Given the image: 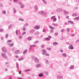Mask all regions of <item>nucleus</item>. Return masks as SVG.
Returning a JSON list of instances; mask_svg holds the SVG:
<instances>
[{
  "instance_id": "19",
  "label": "nucleus",
  "mask_w": 79,
  "mask_h": 79,
  "mask_svg": "<svg viewBox=\"0 0 79 79\" xmlns=\"http://www.w3.org/2000/svg\"><path fill=\"white\" fill-rule=\"evenodd\" d=\"M12 27H13V24H11L9 26V29H11V28H12Z\"/></svg>"
},
{
  "instance_id": "30",
  "label": "nucleus",
  "mask_w": 79,
  "mask_h": 79,
  "mask_svg": "<svg viewBox=\"0 0 79 79\" xmlns=\"http://www.w3.org/2000/svg\"><path fill=\"white\" fill-rule=\"evenodd\" d=\"M64 12L66 15H68V12L66 11V10H64Z\"/></svg>"
},
{
  "instance_id": "26",
  "label": "nucleus",
  "mask_w": 79,
  "mask_h": 79,
  "mask_svg": "<svg viewBox=\"0 0 79 79\" xmlns=\"http://www.w3.org/2000/svg\"><path fill=\"white\" fill-rule=\"evenodd\" d=\"M53 45H58V43L56 42H54L53 43Z\"/></svg>"
},
{
  "instance_id": "57",
  "label": "nucleus",
  "mask_w": 79,
  "mask_h": 79,
  "mask_svg": "<svg viewBox=\"0 0 79 79\" xmlns=\"http://www.w3.org/2000/svg\"><path fill=\"white\" fill-rule=\"evenodd\" d=\"M3 31H4V30L2 29H0V32H3Z\"/></svg>"
},
{
  "instance_id": "1",
  "label": "nucleus",
  "mask_w": 79,
  "mask_h": 79,
  "mask_svg": "<svg viewBox=\"0 0 79 79\" xmlns=\"http://www.w3.org/2000/svg\"><path fill=\"white\" fill-rule=\"evenodd\" d=\"M42 52L43 53H42V55H45L46 56H49L50 55L48 54L47 53V51L46 50H44V49H43L42 50Z\"/></svg>"
},
{
  "instance_id": "21",
  "label": "nucleus",
  "mask_w": 79,
  "mask_h": 79,
  "mask_svg": "<svg viewBox=\"0 0 79 79\" xmlns=\"http://www.w3.org/2000/svg\"><path fill=\"white\" fill-rule=\"evenodd\" d=\"M2 13L3 15H6V11L4 10L2 11Z\"/></svg>"
},
{
  "instance_id": "48",
  "label": "nucleus",
  "mask_w": 79,
  "mask_h": 79,
  "mask_svg": "<svg viewBox=\"0 0 79 79\" xmlns=\"http://www.w3.org/2000/svg\"><path fill=\"white\" fill-rule=\"evenodd\" d=\"M23 31H26V28L25 27L23 28Z\"/></svg>"
},
{
  "instance_id": "64",
  "label": "nucleus",
  "mask_w": 79,
  "mask_h": 79,
  "mask_svg": "<svg viewBox=\"0 0 79 79\" xmlns=\"http://www.w3.org/2000/svg\"><path fill=\"white\" fill-rule=\"evenodd\" d=\"M58 26V24H57V23H56L54 24L55 26Z\"/></svg>"
},
{
  "instance_id": "61",
  "label": "nucleus",
  "mask_w": 79,
  "mask_h": 79,
  "mask_svg": "<svg viewBox=\"0 0 79 79\" xmlns=\"http://www.w3.org/2000/svg\"><path fill=\"white\" fill-rule=\"evenodd\" d=\"M55 18V16H52V18H51V19H53V18Z\"/></svg>"
},
{
  "instance_id": "47",
  "label": "nucleus",
  "mask_w": 79,
  "mask_h": 79,
  "mask_svg": "<svg viewBox=\"0 0 79 79\" xmlns=\"http://www.w3.org/2000/svg\"><path fill=\"white\" fill-rule=\"evenodd\" d=\"M30 71V70H29V69H27V70H25L24 71H25V72H28V71Z\"/></svg>"
},
{
  "instance_id": "14",
  "label": "nucleus",
  "mask_w": 79,
  "mask_h": 79,
  "mask_svg": "<svg viewBox=\"0 0 79 79\" xmlns=\"http://www.w3.org/2000/svg\"><path fill=\"white\" fill-rule=\"evenodd\" d=\"M49 27L51 30H53V29H55V28L51 26H49Z\"/></svg>"
},
{
  "instance_id": "27",
  "label": "nucleus",
  "mask_w": 79,
  "mask_h": 79,
  "mask_svg": "<svg viewBox=\"0 0 79 79\" xmlns=\"http://www.w3.org/2000/svg\"><path fill=\"white\" fill-rule=\"evenodd\" d=\"M27 52V50L26 49V50H25L23 52V55H24L25 53H26V52Z\"/></svg>"
},
{
  "instance_id": "2",
  "label": "nucleus",
  "mask_w": 79,
  "mask_h": 79,
  "mask_svg": "<svg viewBox=\"0 0 79 79\" xmlns=\"http://www.w3.org/2000/svg\"><path fill=\"white\" fill-rule=\"evenodd\" d=\"M34 60L35 63H39V60L36 57H35L34 58Z\"/></svg>"
},
{
  "instance_id": "35",
  "label": "nucleus",
  "mask_w": 79,
  "mask_h": 79,
  "mask_svg": "<svg viewBox=\"0 0 79 79\" xmlns=\"http://www.w3.org/2000/svg\"><path fill=\"white\" fill-rule=\"evenodd\" d=\"M23 59H24V58L23 57H22L21 58L19 59H18L19 61H21L22 60H23Z\"/></svg>"
},
{
  "instance_id": "8",
  "label": "nucleus",
  "mask_w": 79,
  "mask_h": 79,
  "mask_svg": "<svg viewBox=\"0 0 79 79\" xmlns=\"http://www.w3.org/2000/svg\"><path fill=\"white\" fill-rule=\"evenodd\" d=\"M2 50L3 52H7L6 50V48H5V47L2 48Z\"/></svg>"
},
{
  "instance_id": "28",
  "label": "nucleus",
  "mask_w": 79,
  "mask_h": 79,
  "mask_svg": "<svg viewBox=\"0 0 79 79\" xmlns=\"http://www.w3.org/2000/svg\"><path fill=\"white\" fill-rule=\"evenodd\" d=\"M68 23H71V24H74V22L73 21H68Z\"/></svg>"
},
{
  "instance_id": "63",
  "label": "nucleus",
  "mask_w": 79,
  "mask_h": 79,
  "mask_svg": "<svg viewBox=\"0 0 79 79\" xmlns=\"http://www.w3.org/2000/svg\"><path fill=\"white\" fill-rule=\"evenodd\" d=\"M41 47H42V48H44V45H42L41 46Z\"/></svg>"
},
{
  "instance_id": "59",
  "label": "nucleus",
  "mask_w": 79,
  "mask_h": 79,
  "mask_svg": "<svg viewBox=\"0 0 79 79\" xmlns=\"http://www.w3.org/2000/svg\"><path fill=\"white\" fill-rule=\"evenodd\" d=\"M17 79H23V78L22 77H18Z\"/></svg>"
},
{
  "instance_id": "41",
  "label": "nucleus",
  "mask_w": 79,
  "mask_h": 79,
  "mask_svg": "<svg viewBox=\"0 0 79 79\" xmlns=\"http://www.w3.org/2000/svg\"><path fill=\"white\" fill-rule=\"evenodd\" d=\"M75 19H76V20L77 21V20H78L79 19V17H76L75 18H74Z\"/></svg>"
},
{
  "instance_id": "38",
  "label": "nucleus",
  "mask_w": 79,
  "mask_h": 79,
  "mask_svg": "<svg viewBox=\"0 0 79 79\" xmlns=\"http://www.w3.org/2000/svg\"><path fill=\"white\" fill-rule=\"evenodd\" d=\"M58 35V32H56L55 33V36H56V35Z\"/></svg>"
},
{
  "instance_id": "42",
  "label": "nucleus",
  "mask_w": 79,
  "mask_h": 79,
  "mask_svg": "<svg viewBox=\"0 0 79 79\" xmlns=\"http://www.w3.org/2000/svg\"><path fill=\"white\" fill-rule=\"evenodd\" d=\"M8 37V34H6V38L7 39Z\"/></svg>"
},
{
  "instance_id": "25",
  "label": "nucleus",
  "mask_w": 79,
  "mask_h": 79,
  "mask_svg": "<svg viewBox=\"0 0 79 79\" xmlns=\"http://www.w3.org/2000/svg\"><path fill=\"white\" fill-rule=\"evenodd\" d=\"M48 72H43V74H46V75H47L48 74Z\"/></svg>"
},
{
  "instance_id": "33",
  "label": "nucleus",
  "mask_w": 79,
  "mask_h": 79,
  "mask_svg": "<svg viewBox=\"0 0 79 79\" xmlns=\"http://www.w3.org/2000/svg\"><path fill=\"white\" fill-rule=\"evenodd\" d=\"M39 14H40V15H42L43 14V11H40L39 12Z\"/></svg>"
},
{
  "instance_id": "54",
  "label": "nucleus",
  "mask_w": 79,
  "mask_h": 79,
  "mask_svg": "<svg viewBox=\"0 0 79 79\" xmlns=\"http://www.w3.org/2000/svg\"><path fill=\"white\" fill-rule=\"evenodd\" d=\"M10 42H11V40H8L7 41V43H10Z\"/></svg>"
},
{
  "instance_id": "16",
  "label": "nucleus",
  "mask_w": 79,
  "mask_h": 79,
  "mask_svg": "<svg viewBox=\"0 0 79 79\" xmlns=\"http://www.w3.org/2000/svg\"><path fill=\"white\" fill-rule=\"evenodd\" d=\"M62 56H63L64 57H66V56H67V55H66V54L64 53H63L62 54Z\"/></svg>"
},
{
  "instance_id": "58",
  "label": "nucleus",
  "mask_w": 79,
  "mask_h": 79,
  "mask_svg": "<svg viewBox=\"0 0 79 79\" xmlns=\"http://www.w3.org/2000/svg\"><path fill=\"white\" fill-rule=\"evenodd\" d=\"M19 74H21V70H20V71H19Z\"/></svg>"
},
{
  "instance_id": "10",
  "label": "nucleus",
  "mask_w": 79,
  "mask_h": 79,
  "mask_svg": "<svg viewBox=\"0 0 79 79\" xmlns=\"http://www.w3.org/2000/svg\"><path fill=\"white\" fill-rule=\"evenodd\" d=\"M19 52H20V51L19 50H17L15 51V54L17 55V54H18Z\"/></svg>"
},
{
  "instance_id": "24",
  "label": "nucleus",
  "mask_w": 79,
  "mask_h": 79,
  "mask_svg": "<svg viewBox=\"0 0 79 79\" xmlns=\"http://www.w3.org/2000/svg\"><path fill=\"white\" fill-rule=\"evenodd\" d=\"M32 39V38L31 37H28L27 40H29V41H30V40H31Z\"/></svg>"
},
{
  "instance_id": "40",
  "label": "nucleus",
  "mask_w": 79,
  "mask_h": 79,
  "mask_svg": "<svg viewBox=\"0 0 79 79\" xmlns=\"http://www.w3.org/2000/svg\"><path fill=\"white\" fill-rule=\"evenodd\" d=\"M15 33L16 34V35H18V30H16L15 32Z\"/></svg>"
},
{
  "instance_id": "18",
  "label": "nucleus",
  "mask_w": 79,
  "mask_h": 79,
  "mask_svg": "<svg viewBox=\"0 0 79 79\" xmlns=\"http://www.w3.org/2000/svg\"><path fill=\"white\" fill-rule=\"evenodd\" d=\"M28 23H26L24 25V27H27L28 26Z\"/></svg>"
},
{
  "instance_id": "15",
  "label": "nucleus",
  "mask_w": 79,
  "mask_h": 79,
  "mask_svg": "<svg viewBox=\"0 0 79 79\" xmlns=\"http://www.w3.org/2000/svg\"><path fill=\"white\" fill-rule=\"evenodd\" d=\"M42 1L45 4V5H47V1H46L45 0H42Z\"/></svg>"
},
{
  "instance_id": "43",
  "label": "nucleus",
  "mask_w": 79,
  "mask_h": 79,
  "mask_svg": "<svg viewBox=\"0 0 79 79\" xmlns=\"http://www.w3.org/2000/svg\"><path fill=\"white\" fill-rule=\"evenodd\" d=\"M37 43H39V41L38 40L36 41L35 42L34 44H37Z\"/></svg>"
},
{
  "instance_id": "36",
  "label": "nucleus",
  "mask_w": 79,
  "mask_h": 79,
  "mask_svg": "<svg viewBox=\"0 0 79 79\" xmlns=\"http://www.w3.org/2000/svg\"><path fill=\"white\" fill-rule=\"evenodd\" d=\"M14 2L15 3H18V0H14Z\"/></svg>"
},
{
  "instance_id": "53",
  "label": "nucleus",
  "mask_w": 79,
  "mask_h": 79,
  "mask_svg": "<svg viewBox=\"0 0 79 79\" xmlns=\"http://www.w3.org/2000/svg\"><path fill=\"white\" fill-rule=\"evenodd\" d=\"M43 32H46V30H45V29H43Z\"/></svg>"
},
{
  "instance_id": "22",
  "label": "nucleus",
  "mask_w": 79,
  "mask_h": 79,
  "mask_svg": "<svg viewBox=\"0 0 79 79\" xmlns=\"http://www.w3.org/2000/svg\"><path fill=\"white\" fill-rule=\"evenodd\" d=\"M13 10L14 13H16V8H13Z\"/></svg>"
},
{
  "instance_id": "31",
  "label": "nucleus",
  "mask_w": 79,
  "mask_h": 79,
  "mask_svg": "<svg viewBox=\"0 0 79 79\" xmlns=\"http://www.w3.org/2000/svg\"><path fill=\"white\" fill-rule=\"evenodd\" d=\"M46 14H47V13L45 12H43V13L42 15L44 16H46Z\"/></svg>"
},
{
  "instance_id": "49",
  "label": "nucleus",
  "mask_w": 79,
  "mask_h": 79,
  "mask_svg": "<svg viewBox=\"0 0 79 79\" xmlns=\"http://www.w3.org/2000/svg\"><path fill=\"white\" fill-rule=\"evenodd\" d=\"M48 39H52V36L50 35H49L48 36Z\"/></svg>"
},
{
  "instance_id": "23",
  "label": "nucleus",
  "mask_w": 79,
  "mask_h": 79,
  "mask_svg": "<svg viewBox=\"0 0 79 79\" xmlns=\"http://www.w3.org/2000/svg\"><path fill=\"white\" fill-rule=\"evenodd\" d=\"M16 67H17V69H19V64H18V63H16Z\"/></svg>"
},
{
  "instance_id": "52",
  "label": "nucleus",
  "mask_w": 79,
  "mask_h": 79,
  "mask_svg": "<svg viewBox=\"0 0 79 79\" xmlns=\"http://www.w3.org/2000/svg\"><path fill=\"white\" fill-rule=\"evenodd\" d=\"M53 32H54V31L53 30H51L50 31V32L51 33H53Z\"/></svg>"
},
{
  "instance_id": "13",
  "label": "nucleus",
  "mask_w": 79,
  "mask_h": 79,
  "mask_svg": "<svg viewBox=\"0 0 79 79\" xmlns=\"http://www.w3.org/2000/svg\"><path fill=\"white\" fill-rule=\"evenodd\" d=\"M10 47H13L14 46V44L13 43H10L9 44Z\"/></svg>"
},
{
  "instance_id": "37",
  "label": "nucleus",
  "mask_w": 79,
  "mask_h": 79,
  "mask_svg": "<svg viewBox=\"0 0 79 79\" xmlns=\"http://www.w3.org/2000/svg\"><path fill=\"white\" fill-rule=\"evenodd\" d=\"M31 47H36V46L35 45H31Z\"/></svg>"
},
{
  "instance_id": "29",
  "label": "nucleus",
  "mask_w": 79,
  "mask_h": 79,
  "mask_svg": "<svg viewBox=\"0 0 79 79\" xmlns=\"http://www.w3.org/2000/svg\"><path fill=\"white\" fill-rule=\"evenodd\" d=\"M46 64H47L48 65L49 64V62L48 61V60H47L46 61Z\"/></svg>"
},
{
  "instance_id": "39",
  "label": "nucleus",
  "mask_w": 79,
  "mask_h": 79,
  "mask_svg": "<svg viewBox=\"0 0 79 79\" xmlns=\"http://www.w3.org/2000/svg\"><path fill=\"white\" fill-rule=\"evenodd\" d=\"M26 34V32H24L21 35H22V36L23 35H25Z\"/></svg>"
},
{
  "instance_id": "11",
  "label": "nucleus",
  "mask_w": 79,
  "mask_h": 79,
  "mask_svg": "<svg viewBox=\"0 0 79 79\" xmlns=\"http://www.w3.org/2000/svg\"><path fill=\"white\" fill-rule=\"evenodd\" d=\"M57 77L58 79H61V78H62V79H63V76H61L60 75H58L57 76Z\"/></svg>"
},
{
  "instance_id": "44",
  "label": "nucleus",
  "mask_w": 79,
  "mask_h": 79,
  "mask_svg": "<svg viewBox=\"0 0 79 79\" xmlns=\"http://www.w3.org/2000/svg\"><path fill=\"white\" fill-rule=\"evenodd\" d=\"M19 21H24V19H19Z\"/></svg>"
},
{
  "instance_id": "45",
  "label": "nucleus",
  "mask_w": 79,
  "mask_h": 79,
  "mask_svg": "<svg viewBox=\"0 0 79 79\" xmlns=\"http://www.w3.org/2000/svg\"><path fill=\"white\" fill-rule=\"evenodd\" d=\"M73 16H77V15L76 13L73 14Z\"/></svg>"
},
{
  "instance_id": "51",
  "label": "nucleus",
  "mask_w": 79,
  "mask_h": 79,
  "mask_svg": "<svg viewBox=\"0 0 79 79\" xmlns=\"http://www.w3.org/2000/svg\"><path fill=\"white\" fill-rule=\"evenodd\" d=\"M19 38L20 39H23V37L22 36H19Z\"/></svg>"
},
{
  "instance_id": "56",
  "label": "nucleus",
  "mask_w": 79,
  "mask_h": 79,
  "mask_svg": "<svg viewBox=\"0 0 79 79\" xmlns=\"http://www.w3.org/2000/svg\"><path fill=\"white\" fill-rule=\"evenodd\" d=\"M47 50H51V48H47Z\"/></svg>"
},
{
  "instance_id": "5",
  "label": "nucleus",
  "mask_w": 79,
  "mask_h": 79,
  "mask_svg": "<svg viewBox=\"0 0 79 79\" xmlns=\"http://www.w3.org/2000/svg\"><path fill=\"white\" fill-rule=\"evenodd\" d=\"M69 48L70 50H73L74 48H73V46L72 45H70V46H69Z\"/></svg>"
},
{
  "instance_id": "46",
  "label": "nucleus",
  "mask_w": 79,
  "mask_h": 79,
  "mask_svg": "<svg viewBox=\"0 0 79 79\" xmlns=\"http://www.w3.org/2000/svg\"><path fill=\"white\" fill-rule=\"evenodd\" d=\"M45 40L50 41V40L49 39H48V38H45Z\"/></svg>"
},
{
  "instance_id": "55",
  "label": "nucleus",
  "mask_w": 79,
  "mask_h": 79,
  "mask_svg": "<svg viewBox=\"0 0 79 79\" xmlns=\"http://www.w3.org/2000/svg\"><path fill=\"white\" fill-rule=\"evenodd\" d=\"M21 8H24V5H22L21 6H20Z\"/></svg>"
},
{
  "instance_id": "34",
  "label": "nucleus",
  "mask_w": 79,
  "mask_h": 79,
  "mask_svg": "<svg viewBox=\"0 0 79 79\" xmlns=\"http://www.w3.org/2000/svg\"><path fill=\"white\" fill-rule=\"evenodd\" d=\"M56 21V18H53V22H55Z\"/></svg>"
},
{
  "instance_id": "60",
  "label": "nucleus",
  "mask_w": 79,
  "mask_h": 79,
  "mask_svg": "<svg viewBox=\"0 0 79 79\" xmlns=\"http://www.w3.org/2000/svg\"><path fill=\"white\" fill-rule=\"evenodd\" d=\"M19 4L20 5H23V4L22 3V2H19Z\"/></svg>"
},
{
  "instance_id": "3",
  "label": "nucleus",
  "mask_w": 79,
  "mask_h": 79,
  "mask_svg": "<svg viewBox=\"0 0 79 79\" xmlns=\"http://www.w3.org/2000/svg\"><path fill=\"white\" fill-rule=\"evenodd\" d=\"M1 54L3 58H7V56H6V55L5 54H4L3 53H2Z\"/></svg>"
},
{
  "instance_id": "20",
  "label": "nucleus",
  "mask_w": 79,
  "mask_h": 79,
  "mask_svg": "<svg viewBox=\"0 0 79 79\" xmlns=\"http://www.w3.org/2000/svg\"><path fill=\"white\" fill-rule=\"evenodd\" d=\"M43 72L39 75V77H42L43 76Z\"/></svg>"
},
{
  "instance_id": "17",
  "label": "nucleus",
  "mask_w": 79,
  "mask_h": 79,
  "mask_svg": "<svg viewBox=\"0 0 79 79\" xmlns=\"http://www.w3.org/2000/svg\"><path fill=\"white\" fill-rule=\"evenodd\" d=\"M39 34V32L38 31H36L34 33L35 35H38Z\"/></svg>"
},
{
  "instance_id": "32",
  "label": "nucleus",
  "mask_w": 79,
  "mask_h": 79,
  "mask_svg": "<svg viewBox=\"0 0 79 79\" xmlns=\"http://www.w3.org/2000/svg\"><path fill=\"white\" fill-rule=\"evenodd\" d=\"M70 69H74V66H73V65H72L70 67Z\"/></svg>"
},
{
  "instance_id": "4",
  "label": "nucleus",
  "mask_w": 79,
  "mask_h": 79,
  "mask_svg": "<svg viewBox=\"0 0 79 79\" xmlns=\"http://www.w3.org/2000/svg\"><path fill=\"white\" fill-rule=\"evenodd\" d=\"M62 11V9L61 8H58L56 10V11L58 12V13H60Z\"/></svg>"
},
{
  "instance_id": "7",
  "label": "nucleus",
  "mask_w": 79,
  "mask_h": 79,
  "mask_svg": "<svg viewBox=\"0 0 79 79\" xmlns=\"http://www.w3.org/2000/svg\"><path fill=\"white\" fill-rule=\"evenodd\" d=\"M34 29H37V30H38V29H40V27L38 26H36L34 27Z\"/></svg>"
},
{
  "instance_id": "50",
  "label": "nucleus",
  "mask_w": 79,
  "mask_h": 79,
  "mask_svg": "<svg viewBox=\"0 0 79 79\" xmlns=\"http://www.w3.org/2000/svg\"><path fill=\"white\" fill-rule=\"evenodd\" d=\"M79 9V7H78L77 6H76L75 7V10H78V9Z\"/></svg>"
},
{
  "instance_id": "12",
  "label": "nucleus",
  "mask_w": 79,
  "mask_h": 79,
  "mask_svg": "<svg viewBox=\"0 0 79 79\" xmlns=\"http://www.w3.org/2000/svg\"><path fill=\"white\" fill-rule=\"evenodd\" d=\"M41 66V65H40V64H38L36 65V68H40V67Z\"/></svg>"
},
{
  "instance_id": "6",
  "label": "nucleus",
  "mask_w": 79,
  "mask_h": 79,
  "mask_svg": "<svg viewBox=\"0 0 79 79\" xmlns=\"http://www.w3.org/2000/svg\"><path fill=\"white\" fill-rule=\"evenodd\" d=\"M29 32L30 34H33V33L35 32V30H31Z\"/></svg>"
},
{
  "instance_id": "62",
  "label": "nucleus",
  "mask_w": 79,
  "mask_h": 79,
  "mask_svg": "<svg viewBox=\"0 0 79 79\" xmlns=\"http://www.w3.org/2000/svg\"><path fill=\"white\" fill-rule=\"evenodd\" d=\"M64 29L63 30H61L60 31L61 32H64Z\"/></svg>"
},
{
  "instance_id": "9",
  "label": "nucleus",
  "mask_w": 79,
  "mask_h": 79,
  "mask_svg": "<svg viewBox=\"0 0 79 79\" xmlns=\"http://www.w3.org/2000/svg\"><path fill=\"white\" fill-rule=\"evenodd\" d=\"M35 11H37V10H39V8H38V6H35Z\"/></svg>"
}]
</instances>
